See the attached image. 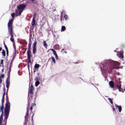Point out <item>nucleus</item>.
I'll list each match as a JSON object with an SVG mask.
<instances>
[{"instance_id": "obj_50", "label": "nucleus", "mask_w": 125, "mask_h": 125, "mask_svg": "<svg viewBox=\"0 0 125 125\" xmlns=\"http://www.w3.org/2000/svg\"><path fill=\"white\" fill-rule=\"evenodd\" d=\"M12 65H10L9 66V67H11Z\"/></svg>"}, {"instance_id": "obj_55", "label": "nucleus", "mask_w": 125, "mask_h": 125, "mask_svg": "<svg viewBox=\"0 0 125 125\" xmlns=\"http://www.w3.org/2000/svg\"><path fill=\"white\" fill-rule=\"evenodd\" d=\"M32 1H34V0H31Z\"/></svg>"}, {"instance_id": "obj_42", "label": "nucleus", "mask_w": 125, "mask_h": 125, "mask_svg": "<svg viewBox=\"0 0 125 125\" xmlns=\"http://www.w3.org/2000/svg\"><path fill=\"white\" fill-rule=\"evenodd\" d=\"M4 46L6 50H8V48L7 47L6 45H5Z\"/></svg>"}, {"instance_id": "obj_2", "label": "nucleus", "mask_w": 125, "mask_h": 125, "mask_svg": "<svg viewBox=\"0 0 125 125\" xmlns=\"http://www.w3.org/2000/svg\"><path fill=\"white\" fill-rule=\"evenodd\" d=\"M6 103L5 104V107L4 109L5 117L3 122L4 124L3 125H6V121L9 116L10 108V104L9 102L8 97H6Z\"/></svg>"}, {"instance_id": "obj_56", "label": "nucleus", "mask_w": 125, "mask_h": 125, "mask_svg": "<svg viewBox=\"0 0 125 125\" xmlns=\"http://www.w3.org/2000/svg\"><path fill=\"white\" fill-rule=\"evenodd\" d=\"M114 51L115 52H116V50H114Z\"/></svg>"}, {"instance_id": "obj_24", "label": "nucleus", "mask_w": 125, "mask_h": 125, "mask_svg": "<svg viewBox=\"0 0 125 125\" xmlns=\"http://www.w3.org/2000/svg\"><path fill=\"white\" fill-rule=\"evenodd\" d=\"M28 59L29 60L28 62V67L29 68V63H30L31 64V58H29V59Z\"/></svg>"}, {"instance_id": "obj_34", "label": "nucleus", "mask_w": 125, "mask_h": 125, "mask_svg": "<svg viewBox=\"0 0 125 125\" xmlns=\"http://www.w3.org/2000/svg\"><path fill=\"white\" fill-rule=\"evenodd\" d=\"M64 18L65 20H67L68 18L67 15H64Z\"/></svg>"}, {"instance_id": "obj_47", "label": "nucleus", "mask_w": 125, "mask_h": 125, "mask_svg": "<svg viewBox=\"0 0 125 125\" xmlns=\"http://www.w3.org/2000/svg\"><path fill=\"white\" fill-rule=\"evenodd\" d=\"M13 61H12L11 60V62L10 63V65H12V62Z\"/></svg>"}, {"instance_id": "obj_7", "label": "nucleus", "mask_w": 125, "mask_h": 125, "mask_svg": "<svg viewBox=\"0 0 125 125\" xmlns=\"http://www.w3.org/2000/svg\"><path fill=\"white\" fill-rule=\"evenodd\" d=\"M37 42L36 41H35L34 43L33 44L32 52L33 53L35 54H36V45Z\"/></svg>"}, {"instance_id": "obj_38", "label": "nucleus", "mask_w": 125, "mask_h": 125, "mask_svg": "<svg viewBox=\"0 0 125 125\" xmlns=\"http://www.w3.org/2000/svg\"><path fill=\"white\" fill-rule=\"evenodd\" d=\"M36 105V104L35 103H32L31 104V106L32 107H34V106Z\"/></svg>"}, {"instance_id": "obj_19", "label": "nucleus", "mask_w": 125, "mask_h": 125, "mask_svg": "<svg viewBox=\"0 0 125 125\" xmlns=\"http://www.w3.org/2000/svg\"><path fill=\"white\" fill-rule=\"evenodd\" d=\"M118 57L121 58H123V56L121 52H119V54H118Z\"/></svg>"}, {"instance_id": "obj_36", "label": "nucleus", "mask_w": 125, "mask_h": 125, "mask_svg": "<svg viewBox=\"0 0 125 125\" xmlns=\"http://www.w3.org/2000/svg\"><path fill=\"white\" fill-rule=\"evenodd\" d=\"M11 15L13 18H14V17L15 16V13H12L11 14Z\"/></svg>"}, {"instance_id": "obj_46", "label": "nucleus", "mask_w": 125, "mask_h": 125, "mask_svg": "<svg viewBox=\"0 0 125 125\" xmlns=\"http://www.w3.org/2000/svg\"><path fill=\"white\" fill-rule=\"evenodd\" d=\"M36 71V69L35 68L33 69V72L34 73Z\"/></svg>"}, {"instance_id": "obj_51", "label": "nucleus", "mask_w": 125, "mask_h": 125, "mask_svg": "<svg viewBox=\"0 0 125 125\" xmlns=\"http://www.w3.org/2000/svg\"><path fill=\"white\" fill-rule=\"evenodd\" d=\"M35 15H36L35 13H34V14L33 15V16H34V15L35 16Z\"/></svg>"}, {"instance_id": "obj_27", "label": "nucleus", "mask_w": 125, "mask_h": 125, "mask_svg": "<svg viewBox=\"0 0 125 125\" xmlns=\"http://www.w3.org/2000/svg\"><path fill=\"white\" fill-rule=\"evenodd\" d=\"M40 83V82L39 81H36L35 83V86H38Z\"/></svg>"}, {"instance_id": "obj_20", "label": "nucleus", "mask_w": 125, "mask_h": 125, "mask_svg": "<svg viewBox=\"0 0 125 125\" xmlns=\"http://www.w3.org/2000/svg\"><path fill=\"white\" fill-rule=\"evenodd\" d=\"M43 45L44 47L46 48H47V44L46 42L45 41H43Z\"/></svg>"}, {"instance_id": "obj_41", "label": "nucleus", "mask_w": 125, "mask_h": 125, "mask_svg": "<svg viewBox=\"0 0 125 125\" xmlns=\"http://www.w3.org/2000/svg\"><path fill=\"white\" fill-rule=\"evenodd\" d=\"M4 77V75L3 74H2L0 76V77L1 78H3Z\"/></svg>"}, {"instance_id": "obj_60", "label": "nucleus", "mask_w": 125, "mask_h": 125, "mask_svg": "<svg viewBox=\"0 0 125 125\" xmlns=\"http://www.w3.org/2000/svg\"><path fill=\"white\" fill-rule=\"evenodd\" d=\"M122 46V47H124V45Z\"/></svg>"}, {"instance_id": "obj_43", "label": "nucleus", "mask_w": 125, "mask_h": 125, "mask_svg": "<svg viewBox=\"0 0 125 125\" xmlns=\"http://www.w3.org/2000/svg\"><path fill=\"white\" fill-rule=\"evenodd\" d=\"M3 60L2 59L1 60L0 64H3Z\"/></svg>"}, {"instance_id": "obj_8", "label": "nucleus", "mask_w": 125, "mask_h": 125, "mask_svg": "<svg viewBox=\"0 0 125 125\" xmlns=\"http://www.w3.org/2000/svg\"><path fill=\"white\" fill-rule=\"evenodd\" d=\"M34 90V87L33 86V85L31 84V87L30 89L29 90V92L30 94L31 95V96L32 99L33 97L32 95L33 94V91Z\"/></svg>"}, {"instance_id": "obj_39", "label": "nucleus", "mask_w": 125, "mask_h": 125, "mask_svg": "<svg viewBox=\"0 0 125 125\" xmlns=\"http://www.w3.org/2000/svg\"><path fill=\"white\" fill-rule=\"evenodd\" d=\"M55 58L57 60H58L59 59V58L58 57L57 55H55Z\"/></svg>"}, {"instance_id": "obj_16", "label": "nucleus", "mask_w": 125, "mask_h": 125, "mask_svg": "<svg viewBox=\"0 0 125 125\" xmlns=\"http://www.w3.org/2000/svg\"><path fill=\"white\" fill-rule=\"evenodd\" d=\"M33 109V107L31 106L30 108V110H31V112L30 114L31 115V114H32V115L31 116V120L32 121L33 120V117L34 115V114L32 112V110Z\"/></svg>"}, {"instance_id": "obj_61", "label": "nucleus", "mask_w": 125, "mask_h": 125, "mask_svg": "<svg viewBox=\"0 0 125 125\" xmlns=\"http://www.w3.org/2000/svg\"><path fill=\"white\" fill-rule=\"evenodd\" d=\"M2 72H3V70H2Z\"/></svg>"}, {"instance_id": "obj_14", "label": "nucleus", "mask_w": 125, "mask_h": 125, "mask_svg": "<svg viewBox=\"0 0 125 125\" xmlns=\"http://www.w3.org/2000/svg\"><path fill=\"white\" fill-rule=\"evenodd\" d=\"M109 84L110 86L112 88L114 87V82L112 81H110L109 82Z\"/></svg>"}, {"instance_id": "obj_48", "label": "nucleus", "mask_w": 125, "mask_h": 125, "mask_svg": "<svg viewBox=\"0 0 125 125\" xmlns=\"http://www.w3.org/2000/svg\"><path fill=\"white\" fill-rule=\"evenodd\" d=\"M2 82V80L0 77V83H1Z\"/></svg>"}, {"instance_id": "obj_11", "label": "nucleus", "mask_w": 125, "mask_h": 125, "mask_svg": "<svg viewBox=\"0 0 125 125\" xmlns=\"http://www.w3.org/2000/svg\"><path fill=\"white\" fill-rule=\"evenodd\" d=\"M22 12L20 10L18 9L15 11V15L16 16H17L21 15V13Z\"/></svg>"}, {"instance_id": "obj_25", "label": "nucleus", "mask_w": 125, "mask_h": 125, "mask_svg": "<svg viewBox=\"0 0 125 125\" xmlns=\"http://www.w3.org/2000/svg\"><path fill=\"white\" fill-rule=\"evenodd\" d=\"M66 29L65 27L64 26H63L62 27L61 29V31H64Z\"/></svg>"}, {"instance_id": "obj_40", "label": "nucleus", "mask_w": 125, "mask_h": 125, "mask_svg": "<svg viewBox=\"0 0 125 125\" xmlns=\"http://www.w3.org/2000/svg\"><path fill=\"white\" fill-rule=\"evenodd\" d=\"M11 67H9V72H10L11 71Z\"/></svg>"}, {"instance_id": "obj_15", "label": "nucleus", "mask_w": 125, "mask_h": 125, "mask_svg": "<svg viewBox=\"0 0 125 125\" xmlns=\"http://www.w3.org/2000/svg\"><path fill=\"white\" fill-rule=\"evenodd\" d=\"M115 106L117 107L119 110V112H120L122 110V107L121 106L118 105L116 104L115 105Z\"/></svg>"}, {"instance_id": "obj_23", "label": "nucleus", "mask_w": 125, "mask_h": 125, "mask_svg": "<svg viewBox=\"0 0 125 125\" xmlns=\"http://www.w3.org/2000/svg\"><path fill=\"white\" fill-rule=\"evenodd\" d=\"M15 54H13L11 56V57L12 58V59L11 60L12 61H13V60L15 58Z\"/></svg>"}, {"instance_id": "obj_35", "label": "nucleus", "mask_w": 125, "mask_h": 125, "mask_svg": "<svg viewBox=\"0 0 125 125\" xmlns=\"http://www.w3.org/2000/svg\"><path fill=\"white\" fill-rule=\"evenodd\" d=\"M3 114H1L0 116V120L1 121L3 120Z\"/></svg>"}, {"instance_id": "obj_49", "label": "nucleus", "mask_w": 125, "mask_h": 125, "mask_svg": "<svg viewBox=\"0 0 125 125\" xmlns=\"http://www.w3.org/2000/svg\"><path fill=\"white\" fill-rule=\"evenodd\" d=\"M13 46H14V48H15V46L14 45V43H13Z\"/></svg>"}, {"instance_id": "obj_45", "label": "nucleus", "mask_w": 125, "mask_h": 125, "mask_svg": "<svg viewBox=\"0 0 125 125\" xmlns=\"http://www.w3.org/2000/svg\"><path fill=\"white\" fill-rule=\"evenodd\" d=\"M6 52L7 55H8V52H9L8 51V49L7 50H6Z\"/></svg>"}, {"instance_id": "obj_53", "label": "nucleus", "mask_w": 125, "mask_h": 125, "mask_svg": "<svg viewBox=\"0 0 125 125\" xmlns=\"http://www.w3.org/2000/svg\"><path fill=\"white\" fill-rule=\"evenodd\" d=\"M64 52L65 53H67V52L66 51H64Z\"/></svg>"}, {"instance_id": "obj_18", "label": "nucleus", "mask_w": 125, "mask_h": 125, "mask_svg": "<svg viewBox=\"0 0 125 125\" xmlns=\"http://www.w3.org/2000/svg\"><path fill=\"white\" fill-rule=\"evenodd\" d=\"M2 106H1L0 108V112H2L1 114H3V109L4 108L3 105H1Z\"/></svg>"}, {"instance_id": "obj_12", "label": "nucleus", "mask_w": 125, "mask_h": 125, "mask_svg": "<svg viewBox=\"0 0 125 125\" xmlns=\"http://www.w3.org/2000/svg\"><path fill=\"white\" fill-rule=\"evenodd\" d=\"M27 56L28 59L31 58V50H27Z\"/></svg>"}, {"instance_id": "obj_32", "label": "nucleus", "mask_w": 125, "mask_h": 125, "mask_svg": "<svg viewBox=\"0 0 125 125\" xmlns=\"http://www.w3.org/2000/svg\"><path fill=\"white\" fill-rule=\"evenodd\" d=\"M54 47L55 48H56V49H59V45L57 44L55 45L54 46Z\"/></svg>"}, {"instance_id": "obj_17", "label": "nucleus", "mask_w": 125, "mask_h": 125, "mask_svg": "<svg viewBox=\"0 0 125 125\" xmlns=\"http://www.w3.org/2000/svg\"><path fill=\"white\" fill-rule=\"evenodd\" d=\"M31 41H30L29 42L28 46V48L27 49V50H30L31 48Z\"/></svg>"}, {"instance_id": "obj_33", "label": "nucleus", "mask_w": 125, "mask_h": 125, "mask_svg": "<svg viewBox=\"0 0 125 125\" xmlns=\"http://www.w3.org/2000/svg\"><path fill=\"white\" fill-rule=\"evenodd\" d=\"M5 87L4 88V90H3V91L4 92L3 94V95L2 96V97H4V96L5 95Z\"/></svg>"}, {"instance_id": "obj_57", "label": "nucleus", "mask_w": 125, "mask_h": 125, "mask_svg": "<svg viewBox=\"0 0 125 125\" xmlns=\"http://www.w3.org/2000/svg\"><path fill=\"white\" fill-rule=\"evenodd\" d=\"M51 58H49V59H48V61H49V60H50V59H51Z\"/></svg>"}, {"instance_id": "obj_9", "label": "nucleus", "mask_w": 125, "mask_h": 125, "mask_svg": "<svg viewBox=\"0 0 125 125\" xmlns=\"http://www.w3.org/2000/svg\"><path fill=\"white\" fill-rule=\"evenodd\" d=\"M121 82L120 81H119L117 84V86L118 87L117 88L119 90V91L120 92H124L123 91V90L121 89Z\"/></svg>"}, {"instance_id": "obj_3", "label": "nucleus", "mask_w": 125, "mask_h": 125, "mask_svg": "<svg viewBox=\"0 0 125 125\" xmlns=\"http://www.w3.org/2000/svg\"><path fill=\"white\" fill-rule=\"evenodd\" d=\"M13 19H11L9 21L8 24L9 32L10 33L11 36L10 38V40L12 42H14V39L13 37L14 35L15 34L13 32L12 27L13 25L12 24L13 23Z\"/></svg>"}, {"instance_id": "obj_37", "label": "nucleus", "mask_w": 125, "mask_h": 125, "mask_svg": "<svg viewBox=\"0 0 125 125\" xmlns=\"http://www.w3.org/2000/svg\"><path fill=\"white\" fill-rule=\"evenodd\" d=\"M3 121H4V120H3ZM2 121H1V120H0V125H3L4 124V123H3L4 121H3V124H2ZM6 123H7V122H6Z\"/></svg>"}, {"instance_id": "obj_44", "label": "nucleus", "mask_w": 125, "mask_h": 125, "mask_svg": "<svg viewBox=\"0 0 125 125\" xmlns=\"http://www.w3.org/2000/svg\"><path fill=\"white\" fill-rule=\"evenodd\" d=\"M112 107L113 108V110L114 111H115V108L113 106H112Z\"/></svg>"}, {"instance_id": "obj_59", "label": "nucleus", "mask_w": 125, "mask_h": 125, "mask_svg": "<svg viewBox=\"0 0 125 125\" xmlns=\"http://www.w3.org/2000/svg\"><path fill=\"white\" fill-rule=\"evenodd\" d=\"M27 49V48H25V50H26Z\"/></svg>"}, {"instance_id": "obj_58", "label": "nucleus", "mask_w": 125, "mask_h": 125, "mask_svg": "<svg viewBox=\"0 0 125 125\" xmlns=\"http://www.w3.org/2000/svg\"><path fill=\"white\" fill-rule=\"evenodd\" d=\"M22 50H24L25 49V48H23L22 49Z\"/></svg>"}, {"instance_id": "obj_31", "label": "nucleus", "mask_w": 125, "mask_h": 125, "mask_svg": "<svg viewBox=\"0 0 125 125\" xmlns=\"http://www.w3.org/2000/svg\"><path fill=\"white\" fill-rule=\"evenodd\" d=\"M63 12H61V21H62V20H63V19L62 20V14H63Z\"/></svg>"}, {"instance_id": "obj_30", "label": "nucleus", "mask_w": 125, "mask_h": 125, "mask_svg": "<svg viewBox=\"0 0 125 125\" xmlns=\"http://www.w3.org/2000/svg\"><path fill=\"white\" fill-rule=\"evenodd\" d=\"M108 99L110 103L111 104H113V102L112 101V100H113V99H111L110 98H109Z\"/></svg>"}, {"instance_id": "obj_52", "label": "nucleus", "mask_w": 125, "mask_h": 125, "mask_svg": "<svg viewBox=\"0 0 125 125\" xmlns=\"http://www.w3.org/2000/svg\"><path fill=\"white\" fill-rule=\"evenodd\" d=\"M3 44H4V46L5 45H6V44H5V42H3Z\"/></svg>"}, {"instance_id": "obj_6", "label": "nucleus", "mask_w": 125, "mask_h": 125, "mask_svg": "<svg viewBox=\"0 0 125 125\" xmlns=\"http://www.w3.org/2000/svg\"><path fill=\"white\" fill-rule=\"evenodd\" d=\"M6 86L7 88V91L6 94V97H8V90L9 88V84L10 83V80L9 78H7L6 81Z\"/></svg>"}, {"instance_id": "obj_5", "label": "nucleus", "mask_w": 125, "mask_h": 125, "mask_svg": "<svg viewBox=\"0 0 125 125\" xmlns=\"http://www.w3.org/2000/svg\"><path fill=\"white\" fill-rule=\"evenodd\" d=\"M31 99H29L28 100V107L27 109V112L26 113L25 115V118H28L29 117V109L28 108V107L29 106V105L30 103H31Z\"/></svg>"}, {"instance_id": "obj_13", "label": "nucleus", "mask_w": 125, "mask_h": 125, "mask_svg": "<svg viewBox=\"0 0 125 125\" xmlns=\"http://www.w3.org/2000/svg\"><path fill=\"white\" fill-rule=\"evenodd\" d=\"M36 16L34 15V16L33 17V19H32V21L31 22V25L33 27L35 24V18Z\"/></svg>"}, {"instance_id": "obj_29", "label": "nucleus", "mask_w": 125, "mask_h": 125, "mask_svg": "<svg viewBox=\"0 0 125 125\" xmlns=\"http://www.w3.org/2000/svg\"><path fill=\"white\" fill-rule=\"evenodd\" d=\"M51 58H52V60L53 63H56V62L55 58L53 56H52Z\"/></svg>"}, {"instance_id": "obj_54", "label": "nucleus", "mask_w": 125, "mask_h": 125, "mask_svg": "<svg viewBox=\"0 0 125 125\" xmlns=\"http://www.w3.org/2000/svg\"><path fill=\"white\" fill-rule=\"evenodd\" d=\"M64 50V49H62V51H63Z\"/></svg>"}, {"instance_id": "obj_62", "label": "nucleus", "mask_w": 125, "mask_h": 125, "mask_svg": "<svg viewBox=\"0 0 125 125\" xmlns=\"http://www.w3.org/2000/svg\"><path fill=\"white\" fill-rule=\"evenodd\" d=\"M124 91H125V89H124Z\"/></svg>"}, {"instance_id": "obj_26", "label": "nucleus", "mask_w": 125, "mask_h": 125, "mask_svg": "<svg viewBox=\"0 0 125 125\" xmlns=\"http://www.w3.org/2000/svg\"><path fill=\"white\" fill-rule=\"evenodd\" d=\"M40 67L39 65L38 64H35L34 65V67L35 68H38Z\"/></svg>"}, {"instance_id": "obj_10", "label": "nucleus", "mask_w": 125, "mask_h": 125, "mask_svg": "<svg viewBox=\"0 0 125 125\" xmlns=\"http://www.w3.org/2000/svg\"><path fill=\"white\" fill-rule=\"evenodd\" d=\"M25 122L24 124V125H31V124L29 121L28 118H25Z\"/></svg>"}, {"instance_id": "obj_21", "label": "nucleus", "mask_w": 125, "mask_h": 125, "mask_svg": "<svg viewBox=\"0 0 125 125\" xmlns=\"http://www.w3.org/2000/svg\"><path fill=\"white\" fill-rule=\"evenodd\" d=\"M50 50L52 51V52H53L54 54L55 55H57L56 51L53 49H50Z\"/></svg>"}, {"instance_id": "obj_1", "label": "nucleus", "mask_w": 125, "mask_h": 125, "mask_svg": "<svg viewBox=\"0 0 125 125\" xmlns=\"http://www.w3.org/2000/svg\"><path fill=\"white\" fill-rule=\"evenodd\" d=\"M120 64V63L118 62L110 60L107 62L105 65H104L103 67L105 71L109 72L110 73L113 69H117L116 66L119 65Z\"/></svg>"}, {"instance_id": "obj_22", "label": "nucleus", "mask_w": 125, "mask_h": 125, "mask_svg": "<svg viewBox=\"0 0 125 125\" xmlns=\"http://www.w3.org/2000/svg\"><path fill=\"white\" fill-rule=\"evenodd\" d=\"M2 50V51L1 52L2 53V55L5 56L6 55L4 49Z\"/></svg>"}, {"instance_id": "obj_4", "label": "nucleus", "mask_w": 125, "mask_h": 125, "mask_svg": "<svg viewBox=\"0 0 125 125\" xmlns=\"http://www.w3.org/2000/svg\"><path fill=\"white\" fill-rule=\"evenodd\" d=\"M26 6V5L25 4L22 3L17 6V8L18 10H20L22 12Z\"/></svg>"}, {"instance_id": "obj_28", "label": "nucleus", "mask_w": 125, "mask_h": 125, "mask_svg": "<svg viewBox=\"0 0 125 125\" xmlns=\"http://www.w3.org/2000/svg\"><path fill=\"white\" fill-rule=\"evenodd\" d=\"M4 97H2L1 100V105H4Z\"/></svg>"}]
</instances>
